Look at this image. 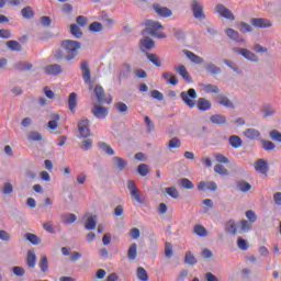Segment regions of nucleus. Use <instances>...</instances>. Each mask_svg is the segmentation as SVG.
<instances>
[{
  "label": "nucleus",
  "instance_id": "2",
  "mask_svg": "<svg viewBox=\"0 0 281 281\" xmlns=\"http://www.w3.org/2000/svg\"><path fill=\"white\" fill-rule=\"evenodd\" d=\"M145 25L147 27L143 31V34H150V36H155L156 38H166V33H157L158 30H164L161 23L147 20L145 21Z\"/></svg>",
  "mask_w": 281,
  "mask_h": 281
},
{
  "label": "nucleus",
  "instance_id": "46",
  "mask_svg": "<svg viewBox=\"0 0 281 281\" xmlns=\"http://www.w3.org/2000/svg\"><path fill=\"white\" fill-rule=\"evenodd\" d=\"M21 14L23 19H33L34 18V11L31 7L23 8L21 11Z\"/></svg>",
  "mask_w": 281,
  "mask_h": 281
},
{
  "label": "nucleus",
  "instance_id": "57",
  "mask_svg": "<svg viewBox=\"0 0 281 281\" xmlns=\"http://www.w3.org/2000/svg\"><path fill=\"white\" fill-rule=\"evenodd\" d=\"M263 150H274L276 144L271 140H261Z\"/></svg>",
  "mask_w": 281,
  "mask_h": 281
},
{
  "label": "nucleus",
  "instance_id": "3",
  "mask_svg": "<svg viewBox=\"0 0 281 281\" xmlns=\"http://www.w3.org/2000/svg\"><path fill=\"white\" fill-rule=\"evenodd\" d=\"M180 98L189 109H194V106H196V98H199V94H196L195 89L190 88L188 91H182Z\"/></svg>",
  "mask_w": 281,
  "mask_h": 281
},
{
  "label": "nucleus",
  "instance_id": "23",
  "mask_svg": "<svg viewBox=\"0 0 281 281\" xmlns=\"http://www.w3.org/2000/svg\"><path fill=\"white\" fill-rule=\"evenodd\" d=\"M216 102L221 104V106H225L226 109H234V103L229 98L225 95H218L216 97Z\"/></svg>",
  "mask_w": 281,
  "mask_h": 281
},
{
  "label": "nucleus",
  "instance_id": "39",
  "mask_svg": "<svg viewBox=\"0 0 281 281\" xmlns=\"http://www.w3.org/2000/svg\"><path fill=\"white\" fill-rule=\"evenodd\" d=\"M193 232L194 234H196V236H200L202 238H205V236H207V231L203 227V225H195Z\"/></svg>",
  "mask_w": 281,
  "mask_h": 281
},
{
  "label": "nucleus",
  "instance_id": "21",
  "mask_svg": "<svg viewBox=\"0 0 281 281\" xmlns=\"http://www.w3.org/2000/svg\"><path fill=\"white\" fill-rule=\"evenodd\" d=\"M226 35L228 38H231V41H235L236 43H245V40L240 37V33L234 29H227Z\"/></svg>",
  "mask_w": 281,
  "mask_h": 281
},
{
  "label": "nucleus",
  "instance_id": "35",
  "mask_svg": "<svg viewBox=\"0 0 281 281\" xmlns=\"http://www.w3.org/2000/svg\"><path fill=\"white\" fill-rule=\"evenodd\" d=\"M179 183H180L181 188H183L184 190H192V189H194V183H192L190 181V179H188V178L180 179Z\"/></svg>",
  "mask_w": 281,
  "mask_h": 281
},
{
  "label": "nucleus",
  "instance_id": "54",
  "mask_svg": "<svg viewBox=\"0 0 281 281\" xmlns=\"http://www.w3.org/2000/svg\"><path fill=\"white\" fill-rule=\"evenodd\" d=\"M58 120H60V115L56 114L55 120L48 122V128L50 131H56V128H58Z\"/></svg>",
  "mask_w": 281,
  "mask_h": 281
},
{
  "label": "nucleus",
  "instance_id": "55",
  "mask_svg": "<svg viewBox=\"0 0 281 281\" xmlns=\"http://www.w3.org/2000/svg\"><path fill=\"white\" fill-rule=\"evenodd\" d=\"M90 32H102L103 26L100 22H92L89 26Z\"/></svg>",
  "mask_w": 281,
  "mask_h": 281
},
{
  "label": "nucleus",
  "instance_id": "62",
  "mask_svg": "<svg viewBox=\"0 0 281 281\" xmlns=\"http://www.w3.org/2000/svg\"><path fill=\"white\" fill-rule=\"evenodd\" d=\"M270 138L273 140V142H279L281 143V133L278 132L277 130H273L270 132Z\"/></svg>",
  "mask_w": 281,
  "mask_h": 281
},
{
  "label": "nucleus",
  "instance_id": "43",
  "mask_svg": "<svg viewBox=\"0 0 281 281\" xmlns=\"http://www.w3.org/2000/svg\"><path fill=\"white\" fill-rule=\"evenodd\" d=\"M147 58L155 65V67H161V59L155 54L147 53Z\"/></svg>",
  "mask_w": 281,
  "mask_h": 281
},
{
  "label": "nucleus",
  "instance_id": "28",
  "mask_svg": "<svg viewBox=\"0 0 281 281\" xmlns=\"http://www.w3.org/2000/svg\"><path fill=\"white\" fill-rule=\"evenodd\" d=\"M127 258L132 262L137 259V245L133 243L127 250Z\"/></svg>",
  "mask_w": 281,
  "mask_h": 281
},
{
  "label": "nucleus",
  "instance_id": "24",
  "mask_svg": "<svg viewBox=\"0 0 281 281\" xmlns=\"http://www.w3.org/2000/svg\"><path fill=\"white\" fill-rule=\"evenodd\" d=\"M26 265L30 269L36 267V252L34 250H29L26 256Z\"/></svg>",
  "mask_w": 281,
  "mask_h": 281
},
{
  "label": "nucleus",
  "instance_id": "59",
  "mask_svg": "<svg viewBox=\"0 0 281 281\" xmlns=\"http://www.w3.org/2000/svg\"><path fill=\"white\" fill-rule=\"evenodd\" d=\"M116 110L119 113H127L128 112V105L124 102H119L115 104Z\"/></svg>",
  "mask_w": 281,
  "mask_h": 281
},
{
  "label": "nucleus",
  "instance_id": "19",
  "mask_svg": "<svg viewBox=\"0 0 281 281\" xmlns=\"http://www.w3.org/2000/svg\"><path fill=\"white\" fill-rule=\"evenodd\" d=\"M195 106L199 111H210L212 109V102L205 98H199L198 102H195Z\"/></svg>",
  "mask_w": 281,
  "mask_h": 281
},
{
  "label": "nucleus",
  "instance_id": "36",
  "mask_svg": "<svg viewBox=\"0 0 281 281\" xmlns=\"http://www.w3.org/2000/svg\"><path fill=\"white\" fill-rule=\"evenodd\" d=\"M99 148L103 150V153H106V155H115V150H113V147L106 143H99Z\"/></svg>",
  "mask_w": 281,
  "mask_h": 281
},
{
  "label": "nucleus",
  "instance_id": "25",
  "mask_svg": "<svg viewBox=\"0 0 281 281\" xmlns=\"http://www.w3.org/2000/svg\"><path fill=\"white\" fill-rule=\"evenodd\" d=\"M225 231L228 234H232L233 236H236L237 232H238V227L236 226V222L234 220H231L228 222L225 223Z\"/></svg>",
  "mask_w": 281,
  "mask_h": 281
},
{
  "label": "nucleus",
  "instance_id": "11",
  "mask_svg": "<svg viewBox=\"0 0 281 281\" xmlns=\"http://www.w3.org/2000/svg\"><path fill=\"white\" fill-rule=\"evenodd\" d=\"M153 9L162 19H170L172 16V10L168 9V7H161L160 4H153Z\"/></svg>",
  "mask_w": 281,
  "mask_h": 281
},
{
  "label": "nucleus",
  "instance_id": "18",
  "mask_svg": "<svg viewBox=\"0 0 281 281\" xmlns=\"http://www.w3.org/2000/svg\"><path fill=\"white\" fill-rule=\"evenodd\" d=\"M198 190L203 191V190H210V192H216L218 190V186L216 184V182H205V181H201L198 184Z\"/></svg>",
  "mask_w": 281,
  "mask_h": 281
},
{
  "label": "nucleus",
  "instance_id": "63",
  "mask_svg": "<svg viewBox=\"0 0 281 281\" xmlns=\"http://www.w3.org/2000/svg\"><path fill=\"white\" fill-rule=\"evenodd\" d=\"M151 98L154 100H158V102H161V101H164V93H161L159 90H153Z\"/></svg>",
  "mask_w": 281,
  "mask_h": 281
},
{
  "label": "nucleus",
  "instance_id": "27",
  "mask_svg": "<svg viewBox=\"0 0 281 281\" xmlns=\"http://www.w3.org/2000/svg\"><path fill=\"white\" fill-rule=\"evenodd\" d=\"M77 216L74 213H67L61 215V223H64V225H72V223L75 221H77Z\"/></svg>",
  "mask_w": 281,
  "mask_h": 281
},
{
  "label": "nucleus",
  "instance_id": "37",
  "mask_svg": "<svg viewBox=\"0 0 281 281\" xmlns=\"http://www.w3.org/2000/svg\"><path fill=\"white\" fill-rule=\"evenodd\" d=\"M211 122L213 124H225L227 122V117L221 114H215L211 116Z\"/></svg>",
  "mask_w": 281,
  "mask_h": 281
},
{
  "label": "nucleus",
  "instance_id": "41",
  "mask_svg": "<svg viewBox=\"0 0 281 281\" xmlns=\"http://www.w3.org/2000/svg\"><path fill=\"white\" fill-rule=\"evenodd\" d=\"M7 47L11 49V52H21V44L16 41H8Z\"/></svg>",
  "mask_w": 281,
  "mask_h": 281
},
{
  "label": "nucleus",
  "instance_id": "32",
  "mask_svg": "<svg viewBox=\"0 0 281 281\" xmlns=\"http://www.w3.org/2000/svg\"><path fill=\"white\" fill-rule=\"evenodd\" d=\"M38 266H40L42 273H47V271L49 269V261L47 260V257H45V256L42 257L40 259Z\"/></svg>",
  "mask_w": 281,
  "mask_h": 281
},
{
  "label": "nucleus",
  "instance_id": "15",
  "mask_svg": "<svg viewBox=\"0 0 281 281\" xmlns=\"http://www.w3.org/2000/svg\"><path fill=\"white\" fill-rule=\"evenodd\" d=\"M155 47V41L153 38L146 36L139 42V48L142 52H150V49H154Z\"/></svg>",
  "mask_w": 281,
  "mask_h": 281
},
{
  "label": "nucleus",
  "instance_id": "31",
  "mask_svg": "<svg viewBox=\"0 0 281 281\" xmlns=\"http://www.w3.org/2000/svg\"><path fill=\"white\" fill-rule=\"evenodd\" d=\"M136 276L139 281H148V272L144 267H138L136 270Z\"/></svg>",
  "mask_w": 281,
  "mask_h": 281
},
{
  "label": "nucleus",
  "instance_id": "30",
  "mask_svg": "<svg viewBox=\"0 0 281 281\" xmlns=\"http://www.w3.org/2000/svg\"><path fill=\"white\" fill-rule=\"evenodd\" d=\"M97 225H98V222L95 221V217L90 216L87 218L85 228L88 229V232H91V231L95 229Z\"/></svg>",
  "mask_w": 281,
  "mask_h": 281
},
{
  "label": "nucleus",
  "instance_id": "52",
  "mask_svg": "<svg viewBox=\"0 0 281 281\" xmlns=\"http://www.w3.org/2000/svg\"><path fill=\"white\" fill-rule=\"evenodd\" d=\"M165 256L166 258H172V256H175V251L172 250V244H165Z\"/></svg>",
  "mask_w": 281,
  "mask_h": 281
},
{
  "label": "nucleus",
  "instance_id": "8",
  "mask_svg": "<svg viewBox=\"0 0 281 281\" xmlns=\"http://www.w3.org/2000/svg\"><path fill=\"white\" fill-rule=\"evenodd\" d=\"M233 52H236V54H239L240 56L246 58V60H250V63H258L259 60L257 55L249 49L235 47L233 48Z\"/></svg>",
  "mask_w": 281,
  "mask_h": 281
},
{
  "label": "nucleus",
  "instance_id": "12",
  "mask_svg": "<svg viewBox=\"0 0 281 281\" xmlns=\"http://www.w3.org/2000/svg\"><path fill=\"white\" fill-rule=\"evenodd\" d=\"M79 134L81 137L87 138L91 135V130H89V120L85 119L78 123Z\"/></svg>",
  "mask_w": 281,
  "mask_h": 281
},
{
  "label": "nucleus",
  "instance_id": "22",
  "mask_svg": "<svg viewBox=\"0 0 281 281\" xmlns=\"http://www.w3.org/2000/svg\"><path fill=\"white\" fill-rule=\"evenodd\" d=\"M183 53L187 56V58H189V60H191V63H194L195 65H203V63H205V60H203L202 57L190 50H183Z\"/></svg>",
  "mask_w": 281,
  "mask_h": 281
},
{
  "label": "nucleus",
  "instance_id": "50",
  "mask_svg": "<svg viewBox=\"0 0 281 281\" xmlns=\"http://www.w3.org/2000/svg\"><path fill=\"white\" fill-rule=\"evenodd\" d=\"M113 160L115 161L116 164V167L119 168V170H124L126 168V160H124L123 158L121 157H114Z\"/></svg>",
  "mask_w": 281,
  "mask_h": 281
},
{
  "label": "nucleus",
  "instance_id": "34",
  "mask_svg": "<svg viewBox=\"0 0 281 281\" xmlns=\"http://www.w3.org/2000/svg\"><path fill=\"white\" fill-rule=\"evenodd\" d=\"M137 172L140 177H148L150 169L148 168V165L142 164L137 167Z\"/></svg>",
  "mask_w": 281,
  "mask_h": 281
},
{
  "label": "nucleus",
  "instance_id": "49",
  "mask_svg": "<svg viewBox=\"0 0 281 281\" xmlns=\"http://www.w3.org/2000/svg\"><path fill=\"white\" fill-rule=\"evenodd\" d=\"M166 193L171 196V199H179V191L175 187H168L165 189Z\"/></svg>",
  "mask_w": 281,
  "mask_h": 281
},
{
  "label": "nucleus",
  "instance_id": "44",
  "mask_svg": "<svg viewBox=\"0 0 281 281\" xmlns=\"http://www.w3.org/2000/svg\"><path fill=\"white\" fill-rule=\"evenodd\" d=\"M29 142H41L43 139V135L38 132H30L27 135Z\"/></svg>",
  "mask_w": 281,
  "mask_h": 281
},
{
  "label": "nucleus",
  "instance_id": "10",
  "mask_svg": "<svg viewBox=\"0 0 281 281\" xmlns=\"http://www.w3.org/2000/svg\"><path fill=\"white\" fill-rule=\"evenodd\" d=\"M191 10L194 19H205V13H203V4L199 0H192Z\"/></svg>",
  "mask_w": 281,
  "mask_h": 281
},
{
  "label": "nucleus",
  "instance_id": "14",
  "mask_svg": "<svg viewBox=\"0 0 281 281\" xmlns=\"http://www.w3.org/2000/svg\"><path fill=\"white\" fill-rule=\"evenodd\" d=\"M44 71L47 76H60L63 74V66L58 64L48 65L44 68Z\"/></svg>",
  "mask_w": 281,
  "mask_h": 281
},
{
  "label": "nucleus",
  "instance_id": "33",
  "mask_svg": "<svg viewBox=\"0 0 281 281\" xmlns=\"http://www.w3.org/2000/svg\"><path fill=\"white\" fill-rule=\"evenodd\" d=\"M24 238H26L31 245H41V239L36 236V234L26 233Z\"/></svg>",
  "mask_w": 281,
  "mask_h": 281
},
{
  "label": "nucleus",
  "instance_id": "42",
  "mask_svg": "<svg viewBox=\"0 0 281 281\" xmlns=\"http://www.w3.org/2000/svg\"><path fill=\"white\" fill-rule=\"evenodd\" d=\"M202 89H203V91L205 92V93H218V86H214V85H212V83H209V85H204L203 87H202Z\"/></svg>",
  "mask_w": 281,
  "mask_h": 281
},
{
  "label": "nucleus",
  "instance_id": "53",
  "mask_svg": "<svg viewBox=\"0 0 281 281\" xmlns=\"http://www.w3.org/2000/svg\"><path fill=\"white\" fill-rule=\"evenodd\" d=\"M186 265H196V258L190 251L184 257Z\"/></svg>",
  "mask_w": 281,
  "mask_h": 281
},
{
  "label": "nucleus",
  "instance_id": "17",
  "mask_svg": "<svg viewBox=\"0 0 281 281\" xmlns=\"http://www.w3.org/2000/svg\"><path fill=\"white\" fill-rule=\"evenodd\" d=\"M175 70L186 82H192V77L190 76V72H188V69L183 65L175 66Z\"/></svg>",
  "mask_w": 281,
  "mask_h": 281
},
{
  "label": "nucleus",
  "instance_id": "7",
  "mask_svg": "<svg viewBox=\"0 0 281 281\" xmlns=\"http://www.w3.org/2000/svg\"><path fill=\"white\" fill-rule=\"evenodd\" d=\"M127 189L131 193L132 199H134V201H136L137 203H144V200H142V192H139V189L137 188V184H135V181L128 180Z\"/></svg>",
  "mask_w": 281,
  "mask_h": 281
},
{
  "label": "nucleus",
  "instance_id": "9",
  "mask_svg": "<svg viewBox=\"0 0 281 281\" xmlns=\"http://www.w3.org/2000/svg\"><path fill=\"white\" fill-rule=\"evenodd\" d=\"M91 113L97 117V120H106V116L109 115V108L95 104L92 106Z\"/></svg>",
  "mask_w": 281,
  "mask_h": 281
},
{
  "label": "nucleus",
  "instance_id": "20",
  "mask_svg": "<svg viewBox=\"0 0 281 281\" xmlns=\"http://www.w3.org/2000/svg\"><path fill=\"white\" fill-rule=\"evenodd\" d=\"M78 108V94L72 92L68 97V109L71 113H76V109Z\"/></svg>",
  "mask_w": 281,
  "mask_h": 281
},
{
  "label": "nucleus",
  "instance_id": "16",
  "mask_svg": "<svg viewBox=\"0 0 281 281\" xmlns=\"http://www.w3.org/2000/svg\"><path fill=\"white\" fill-rule=\"evenodd\" d=\"M255 170L256 172H260V175H267L269 172V165L267 160L260 158L255 162Z\"/></svg>",
  "mask_w": 281,
  "mask_h": 281
},
{
  "label": "nucleus",
  "instance_id": "61",
  "mask_svg": "<svg viewBox=\"0 0 281 281\" xmlns=\"http://www.w3.org/2000/svg\"><path fill=\"white\" fill-rule=\"evenodd\" d=\"M263 117H271V115L276 114V110L271 106H266L262 109Z\"/></svg>",
  "mask_w": 281,
  "mask_h": 281
},
{
  "label": "nucleus",
  "instance_id": "51",
  "mask_svg": "<svg viewBox=\"0 0 281 281\" xmlns=\"http://www.w3.org/2000/svg\"><path fill=\"white\" fill-rule=\"evenodd\" d=\"M169 149L172 148H181V139H179L178 137H173L169 140V145H168Z\"/></svg>",
  "mask_w": 281,
  "mask_h": 281
},
{
  "label": "nucleus",
  "instance_id": "58",
  "mask_svg": "<svg viewBox=\"0 0 281 281\" xmlns=\"http://www.w3.org/2000/svg\"><path fill=\"white\" fill-rule=\"evenodd\" d=\"M239 32H243V34H246V32H254V27L245 22H241L239 24Z\"/></svg>",
  "mask_w": 281,
  "mask_h": 281
},
{
  "label": "nucleus",
  "instance_id": "60",
  "mask_svg": "<svg viewBox=\"0 0 281 281\" xmlns=\"http://www.w3.org/2000/svg\"><path fill=\"white\" fill-rule=\"evenodd\" d=\"M40 23H41V25H43V27H49V25H52V18H49L47 15H43L40 19Z\"/></svg>",
  "mask_w": 281,
  "mask_h": 281
},
{
  "label": "nucleus",
  "instance_id": "64",
  "mask_svg": "<svg viewBox=\"0 0 281 281\" xmlns=\"http://www.w3.org/2000/svg\"><path fill=\"white\" fill-rule=\"evenodd\" d=\"M249 229H251L249 222L246 220L240 221V232H249Z\"/></svg>",
  "mask_w": 281,
  "mask_h": 281
},
{
  "label": "nucleus",
  "instance_id": "47",
  "mask_svg": "<svg viewBox=\"0 0 281 281\" xmlns=\"http://www.w3.org/2000/svg\"><path fill=\"white\" fill-rule=\"evenodd\" d=\"M237 247L241 251H247V249H249V244L243 237H238V239H237Z\"/></svg>",
  "mask_w": 281,
  "mask_h": 281
},
{
  "label": "nucleus",
  "instance_id": "26",
  "mask_svg": "<svg viewBox=\"0 0 281 281\" xmlns=\"http://www.w3.org/2000/svg\"><path fill=\"white\" fill-rule=\"evenodd\" d=\"M228 143L231 144L232 148H240L243 146V139L238 135H233L228 138Z\"/></svg>",
  "mask_w": 281,
  "mask_h": 281
},
{
  "label": "nucleus",
  "instance_id": "6",
  "mask_svg": "<svg viewBox=\"0 0 281 281\" xmlns=\"http://www.w3.org/2000/svg\"><path fill=\"white\" fill-rule=\"evenodd\" d=\"M215 12L218 14L222 19H227L228 21H236V16L232 12V10L227 9L225 4H216L215 5Z\"/></svg>",
  "mask_w": 281,
  "mask_h": 281
},
{
  "label": "nucleus",
  "instance_id": "48",
  "mask_svg": "<svg viewBox=\"0 0 281 281\" xmlns=\"http://www.w3.org/2000/svg\"><path fill=\"white\" fill-rule=\"evenodd\" d=\"M32 67H33L32 64H29V63L15 64V69H18V71H30Z\"/></svg>",
  "mask_w": 281,
  "mask_h": 281
},
{
  "label": "nucleus",
  "instance_id": "56",
  "mask_svg": "<svg viewBox=\"0 0 281 281\" xmlns=\"http://www.w3.org/2000/svg\"><path fill=\"white\" fill-rule=\"evenodd\" d=\"M237 188L240 192H249V190H251V184L248 182H238Z\"/></svg>",
  "mask_w": 281,
  "mask_h": 281
},
{
  "label": "nucleus",
  "instance_id": "5",
  "mask_svg": "<svg viewBox=\"0 0 281 281\" xmlns=\"http://www.w3.org/2000/svg\"><path fill=\"white\" fill-rule=\"evenodd\" d=\"M94 95L99 104H111V102H113V97H106V93L104 92V88H102V86H95Z\"/></svg>",
  "mask_w": 281,
  "mask_h": 281
},
{
  "label": "nucleus",
  "instance_id": "1",
  "mask_svg": "<svg viewBox=\"0 0 281 281\" xmlns=\"http://www.w3.org/2000/svg\"><path fill=\"white\" fill-rule=\"evenodd\" d=\"M61 47L64 49L66 60H74V58L78 56V49H80L81 44L77 41L66 40L61 42Z\"/></svg>",
  "mask_w": 281,
  "mask_h": 281
},
{
  "label": "nucleus",
  "instance_id": "40",
  "mask_svg": "<svg viewBox=\"0 0 281 281\" xmlns=\"http://www.w3.org/2000/svg\"><path fill=\"white\" fill-rule=\"evenodd\" d=\"M206 70L211 74V76H218V74L222 71L221 68L214 64H207Z\"/></svg>",
  "mask_w": 281,
  "mask_h": 281
},
{
  "label": "nucleus",
  "instance_id": "4",
  "mask_svg": "<svg viewBox=\"0 0 281 281\" xmlns=\"http://www.w3.org/2000/svg\"><path fill=\"white\" fill-rule=\"evenodd\" d=\"M80 69L83 82L85 85L89 86V89L91 91L93 89V83L91 82V68H89V61H81Z\"/></svg>",
  "mask_w": 281,
  "mask_h": 281
},
{
  "label": "nucleus",
  "instance_id": "13",
  "mask_svg": "<svg viewBox=\"0 0 281 281\" xmlns=\"http://www.w3.org/2000/svg\"><path fill=\"white\" fill-rule=\"evenodd\" d=\"M251 24L255 27H259L261 30H265L267 27H271V25H273V23H271L270 20L265 19V18H255L251 20Z\"/></svg>",
  "mask_w": 281,
  "mask_h": 281
},
{
  "label": "nucleus",
  "instance_id": "38",
  "mask_svg": "<svg viewBox=\"0 0 281 281\" xmlns=\"http://www.w3.org/2000/svg\"><path fill=\"white\" fill-rule=\"evenodd\" d=\"M70 34H72L75 38H80L82 36V30H80V26H78V24H71Z\"/></svg>",
  "mask_w": 281,
  "mask_h": 281
},
{
  "label": "nucleus",
  "instance_id": "45",
  "mask_svg": "<svg viewBox=\"0 0 281 281\" xmlns=\"http://www.w3.org/2000/svg\"><path fill=\"white\" fill-rule=\"evenodd\" d=\"M214 172H216L217 175H221L222 177H227V175L229 173L227 171V168H225V166L223 165H215Z\"/></svg>",
  "mask_w": 281,
  "mask_h": 281
},
{
  "label": "nucleus",
  "instance_id": "29",
  "mask_svg": "<svg viewBox=\"0 0 281 281\" xmlns=\"http://www.w3.org/2000/svg\"><path fill=\"white\" fill-rule=\"evenodd\" d=\"M244 135L248 138V139H258V137H260V133L255 130V128H248L244 132Z\"/></svg>",
  "mask_w": 281,
  "mask_h": 281
}]
</instances>
